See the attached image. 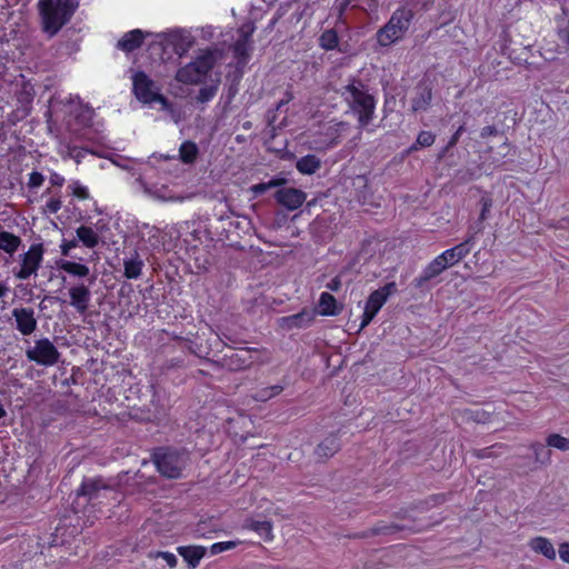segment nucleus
I'll use <instances>...</instances> for the list:
<instances>
[{"label":"nucleus","instance_id":"obj_16","mask_svg":"<svg viewBox=\"0 0 569 569\" xmlns=\"http://www.w3.org/2000/svg\"><path fill=\"white\" fill-rule=\"evenodd\" d=\"M251 33H252V30H250V31H244L243 29L239 30V38L236 40V42L232 46L233 57L237 60L238 64L244 66L249 61Z\"/></svg>","mask_w":569,"mask_h":569},{"label":"nucleus","instance_id":"obj_24","mask_svg":"<svg viewBox=\"0 0 569 569\" xmlns=\"http://www.w3.org/2000/svg\"><path fill=\"white\" fill-rule=\"evenodd\" d=\"M321 168V160L316 154H306L297 160L296 169L301 174L311 176Z\"/></svg>","mask_w":569,"mask_h":569},{"label":"nucleus","instance_id":"obj_39","mask_svg":"<svg viewBox=\"0 0 569 569\" xmlns=\"http://www.w3.org/2000/svg\"><path fill=\"white\" fill-rule=\"evenodd\" d=\"M466 131L465 123L460 124L457 130L451 134L448 142L445 147L441 148V150L438 153V160H441L447 156V153L456 147V144L459 142L461 134Z\"/></svg>","mask_w":569,"mask_h":569},{"label":"nucleus","instance_id":"obj_31","mask_svg":"<svg viewBox=\"0 0 569 569\" xmlns=\"http://www.w3.org/2000/svg\"><path fill=\"white\" fill-rule=\"evenodd\" d=\"M58 267L64 272L80 278H84L90 273L89 267L80 262L60 260Z\"/></svg>","mask_w":569,"mask_h":569},{"label":"nucleus","instance_id":"obj_1","mask_svg":"<svg viewBox=\"0 0 569 569\" xmlns=\"http://www.w3.org/2000/svg\"><path fill=\"white\" fill-rule=\"evenodd\" d=\"M348 108L357 117L358 127L365 129L375 118L377 100L368 86L359 78L351 77L348 83L337 90Z\"/></svg>","mask_w":569,"mask_h":569},{"label":"nucleus","instance_id":"obj_29","mask_svg":"<svg viewBox=\"0 0 569 569\" xmlns=\"http://www.w3.org/2000/svg\"><path fill=\"white\" fill-rule=\"evenodd\" d=\"M436 141V134L429 130H421L416 141L406 150V154L416 152L422 148L431 147Z\"/></svg>","mask_w":569,"mask_h":569},{"label":"nucleus","instance_id":"obj_49","mask_svg":"<svg viewBox=\"0 0 569 569\" xmlns=\"http://www.w3.org/2000/svg\"><path fill=\"white\" fill-rule=\"evenodd\" d=\"M69 149H70V156L76 160L77 163H80L81 159L88 152L87 149L79 148V147H71Z\"/></svg>","mask_w":569,"mask_h":569},{"label":"nucleus","instance_id":"obj_57","mask_svg":"<svg viewBox=\"0 0 569 569\" xmlns=\"http://www.w3.org/2000/svg\"><path fill=\"white\" fill-rule=\"evenodd\" d=\"M8 290V287L4 283L0 282V298H3L7 295Z\"/></svg>","mask_w":569,"mask_h":569},{"label":"nucleus","instance_id":"obj_22","mask_svg":"<svg viewBox=\"0 0 569 569\" xmlns=\"http://www.w3.org/2000/svg\"><path fill=\"white\" fill-rule=\"evenodd\" d=\"M528 546L533 552L543 556L548 560L553 561L557 557V550L546 537H535L528 542Z\"/></svg>","mask_w":569,"mask_h":569},{"label":"nucleus","instance_id":"obj_36","mask_svg":"<svg viewBox=\"0 0 569 569\" xmlns=\"http://www.w3.org/2000/svg\"><path fill=\"white\" fill-rule=\"evenodd\" d=\"M27 356H60L56 347L48 339L37 341L33 351L29 350Z\"/></svg>","mask_w":569,"mask_h":569},{"label":"nucleus","instance_id":"obj_23","mask_svg":"<svg viewBox=\"0 0 569 569\" xmlns=\"http://www.w3.org/2000/svg\"><path fill=\"white\" fill-rule=\"evenodd\" d=\"M342 307L338 305L337 299L329 292H322L318 300V313L325 317L338 316Z\"/></svg>","mask_w":569,"mask_h":569},{"label":"nucleus","instance_id":"obj_42","mask_svg":"<svg viewBox=\"0 0 569 569\" xmlns=\"http://www.w3.org/2000/svg\"><path fill=\"white\" fill-rule=\"evenodd\" d=\"M547 446L561 451H569V438L559 433H551L546 439Z\"/></svg>","mask_w":569,"mask_h":569},{"label":"nucleus","instance_id":"obj_26","mask_svg":"<svg viewBox=\"0 0 569 569\" xmlns=\"http://www.w3.org/2000/svg\"><path fill=\"white\" fill-rule=\"evenodd\" d=\"M108 485L100 478L84 480L78 489L79 496H86L92 499L100 489H107Z\"/></svg>","mask_w":569,"mask_h":569},{"label":"nucleus","instance_id":"obj_46","mask_svg":"<svg viewBox=\"0 0 569 569\" xmlns=\"http://www.w3.org/2000/svg\"><path fill=\"white\" fill-rule=\"evenodd\" d=\"M43 182H44V176L41 172L32 171L29 173L27 184L30 189L39 188L43 184Z\"/></svg>","mask_w":569,"mask_h":569},{"label":"nucleus","instance_id":"obj_33","mask_svg":"<svg viewBox=\"0 0 569 569\" xmlns=\"http://www.w3.org/2000/svg\"><path fill=\"white\" fill-rule=\"evenodd\" d=\"M94 116V109L90 104H80L79 109L74 114V120L78 124L84 128H90L93 124Z\"/></svg>","mask_w":569,"mask_h":569},{"label":"nucleus","instance_id":"obj_14","mask_svg":"<svg viewBox=\"0 0 569 569\" xmlns=\"http://www.w3.org/2000/svg\"><path fill=\"white\" fill-rule=\"evenodd\" d=\"M69 298L70 306H72L79 315H86L90 301H91V291L89 286L84 283H78L69 288Z\"/></svg>","mask_w":569,"mask_h":569},{"label":"nucleus","instance_id":"obj_54","mask_svg":"<svg viewBox=\"0 0 569 569\" xmlns=\"http://www.w3.org/2000/svg\"><path fill=\"white\" fill-rule=\"evenodd\" d=\"M286 182V180L283 178H273L271 180H269L267 183H268V188H274V187H279L281 184H283Z\"/></svg>","mask_w":569,"mask_h":569},{"label":"nucleus","instance_id":"obj_34","mask_svg":"<svg viewBox=\"0 0 569 569\" xmlns=\"http://www.w3.org/2000/svg\"><path fill=\"white\" fill-rule=\"evenodd\" d=\"M319 46L326 51H332L339 47V36L336 29H327L319 37Z\"/></svg>","mask_w":569,"mask_h":569},{"label":"nucleus","instance_id":"obj_35","mask_svg":"<svg viewBox=\"0 0 569 569\" xmlns=\"http://www.w3.org/2000/svg\"><path fill=\"white\" fill-rule=\"evenodd\" d=\"M18 103L24 111H30L34 98L33 88L29 84H23L22 89L16 94Z\"/></svg>","mask_w":569,"mask_h":569},{"label":"nucleus","instance_id":"obj_41","mask_svg":"<svg viewBox=\"0 0 569 569\" xmlns=\"http://www.w3.org/2000/svg\"><path fill=\"white\" fill-rule=\"evenodd\" d=\"M556 36L559 40L557 43L556 52H567L569 50V23H567L565 27L558 28Z\"/></svg>","mask_w":569,"mask_h":569},{"label":"nucleus","instance_id":"obj_37","mask_svg":"<svg viewBox=\"0 0 569 569\" xmlns=\"http://www.w3.org/2000/svg\"><path fill=\"white\" fill-rule=\"evenodd\" d=\"M73 199L84 201L91 199L90 191L87 186L82 184L80 180H71L67 188Z\"/></svg>","mask_w":569,"mask_h":569},{"label":"nucleus","instance_id":"obj_51","mask_svg":"<svg viewBox=\"0 0 569 569\" xmlns=\"http://www.w3.org/2000/svg\"><path fill=\"white\" fill-rule=\"evenodd\" d=\"M66 182V179L62 174L53 171L51 172L50 174V183L53 186V187H62Z\"/></svg>","mask_w":569,"mask_h":569},{"label":"nucleus","instance_id":"obj_9","mask_svg":"<svg viewBox=\"0 0 569 569\" xmlns=\"http://www.w3.org/2000/svg\"><path fill=\"white\" fill-rule=\"evenodd\" d=\"M317 311L312 308L305 307L299 312L290 316L278 318L277 326L282 331H293L308 329L315 322Z\"/></svg>","mask_w":569,"mask_h":569},{"label":"nucleus","instance_id":"obj_38","mask_svg":"<svg viewBox=\"0 0 569 569\" xmlns=\"http://www.w3.org/2000/svg\"><path fill=\"white\" fill-rule=\"evenodd\" d=\"M281 391H282V387L279 385L269 386V387H264V388L257 390L253 393L252 398L256 401L264 402V401H268L269 399H272L276 396L280 395Z\"/></svg>","mask_w":569,"mask_h":569},{"label":"nucleus","instance_id":"obj_5","mask_svg":"<svg viewBox=\"0 0 569 569\" xmlns=\"http://www.w3.org/2000/svg\"><path fill=\"white\" fill-rule=\"evenodd\" d=\"M132 93L143 104L159 103L163 108L169 106V100L160 92V88L144 71L139 70L133 73Z\"/></svg>","mask_w":569,"mask_h":569},{"label":"nucleus","instance_id":"obj_8","mask_svg":"<svg viewBox=\"0 0 569 569\" xmlns=\"http://www.w3.org/2000/svg\"><path fill=\"white\" fill-rule=\"evenodd\" d=\"M44 254V248L42 243H32L28 251L22 254L21 267L14 272V277L19 280H27L32 274H37L41 267Z\"/></svg>","mask_w":569,"mask_h":569},{"label":"nucleus","instance_id":"obj_6","mask_svg":"<svg viewBox=\"0 0 569 569\" xmlns=\"http://www.w3.org/2000/svg\"><path fill=\"white\" fill-rule=\"evenodd\" d=\"M398 287L395 281L387 282L373 290L366 300L363 313L361 316L360 328L363 329L371 323L389 297L397 293Z\"/></svg>","mask_w":569,"mask_h":569},{"label":"nucleus","instance_id":"obj_55","mask_svg":"<svg viewBox=\"0 0 569 569\" xmlns=\"http://www.w3.org/2000/svg\"><path fill=\"white\" fill-rule=\"evenodd\" d=\"M268 183L267 182H261V183H258V184H254L252 187V190L256 192V193H263L268 190Z\"/></svg>","mask_w":569,"mask_h":569},{"label":"nucleus","instance_id":"obj_44","mask_svg":"<svg viewBox=\"0 0 569 569\" xmlns=\"http://www.w3.org/2000/svg\"><path fill=\"white\" fill-rule=\"evenodd\" d=\"M218 87L217 86H206L199 89L197 94V102L207 103L211 101L217 94Z\"/></svg>","mask_w":569,"mask_h":569},{"label":"nucleus","instance_id":"obj_18","mask_svg":"<svg viewBox=\"0 0 569 569\" xmlns=\"http://www.w3.org/2000/svg\"><path fill=\"white\" fill-rule=\"evenodd\" d=\"M144 38L146 34L142 30H130L118 40L117 48L126 53L133 52L143 44Z\"/></svg>","mask_w":569,"mask_h":569},{"label":"nucleus","instance_id":"obj_20","mask_svg":"<svg viewBox=\"0 0 569 569\" xmlns=\"http://www.w3.org/2000/svg\"><path fill=\"white\" fill-rule=\"evenodd\" d=\"M178 553L183 558L190 569H194L206 556L207 548L203 546H180Z\"/></svg>","mask_w":569,"mask_h":569},{"label":"nucleus","instance_id":"obj_13","mask_svg":"<svg viewBox=\"0 0 569 569\" xmlns=\"http://www.w3.org/2000/svg\"><path fill=\"white\" fill-rule=\"evenodd\" d=\"M12 317L16 321L17 330L23 336H30L37 328V319L32 308H14Z\"/></svg>","mask_w":569,"mask_h":569},{"label":"nucleus","instance_id":"obj_11","mask_svg":"<svg viewBox=\"0 0 569 569\" xmlns=\"http://www.w3.org/2000/svg\"><path fill=\"white\" fill-rule=\"evenodd\" d=\"M473 234H467L466 239L460 243L446 249L440 253L441 259L448 268L457 266L460 261H462L472 250L475 244Z\"/></svg>","mask_w":569,"mask_h":569},{"label":"nucleus","instance_id":"obj_53","mask_svg":"<svg viewBox=\"0 0 569 569\" xmlns=\"http://www.w3.org/2000/svg\"><path fill=\"white\" fill-rule=\"evenodd\" d=\"M341 287V281L339 277L332 278L328 283L327 288L331 291H338Z\"/></svg>","mask_w":569,"mask_h":569},{"label":"nucleus","instance_id":"obj_7","mask_svg":"<svg viewBox=\"0 0 569 569\" xmlns=\"http://www.w3.org/2000/svg\"><path fill=\"white\" fill-rule=\"evenodd\" d=\"M157 470L167 478H179L186 468L189 458L184 452L161 451L154 455Z\"/></svg>","mask_w":569,"mask_h":569},{"label":"nucleus","instance_id":"obj_19","mask_svg":"<svg viewBox=\"0 0 569 569\" xmlns=\"http://www.w3.org/2000/svg\"><path fill=\"white\" fill-rule=\"evenodd\" d=\"M479 203L481 206V209H480L478 220L472 226H470L468 229V234H473V239H476V236L479 232L483 231V229H485L483 223L490 216V210L492 208L493 201H492V198L490 197V194L486 193L480 198Z\"/></svg>","mask_w":569,"mask_h":569},{"label":"nucleus","instance_id":"obj_30","mask_svg":"<svg viewBox=\"0 0 569 569\" xmlns=\"http://www.w3.org/2000/svg\"><path fill=\"white\" fill-rule=\"evenodd\" d=\"M340 448L337 437L330 436L323 439L317 447L316 453L319 458L332 457Z\"/></svg>","mask_w":569,"mask_h":569},{"label":"nucleus","instance_id":"obj_45","mask_svg":"<svg viewBox=\"0 0 569 569\" xmlns=\"http://www.w3.org/2000/svg\"><path fill=\"white\" fill-rule=\"evenodd\" d=\"M62 208V201L60 197L50 198L43 208V212L48 214H56Z\"/></svg>","mask_w":569,"mask_h":569},{"label":"nucleus","instance_id":"obj_25","mask_svg":"<svg viewBox=\"0 0 569 569\" xmlns=\"http://www.w3.org/2000/svg\"><path fill=\"white\" fill-rule=\"evenodd\" d=\"M345 126H346L345 122H338L332 126H328L326 128V132H325L326 139L320 141V143H321L320 148L321 149H330V148L336 147L340 142L341 132H342Z\"/></svg>","mask_w":569,"mask_h":569},{"label":"nucleus","instance_id":"obj_32","mask_svg":"<svg viewBox=\"0 0 569 569\" xmlns=\"http://www.w3.org/2000/svg\"><path fill=\"white\" fill-rule=\"evenodd\" d=\"M78 239L82 242V244L87 248H94L99 243L98 233L91 228L87 226H80L76 230Z\"/></svg>","mask_w":569,"mask_h":569},{"label":"nucleus","instance_id":"obj_2","mask_svg":"<svg viewBox=\"0 0 569 569\" xmlns=\"http://www.w3.org/2000/svg\"><path fill=\"white\" fill-rule=\"evenodd\" d=\"M81 0H39L37 3L41 30L49 38L59 33L73 18Z\"/></svg>","mask_w":569,"mask_h":569},{"label":"nucleus","instance_id":"obj_58","mask_svg":"<svg viewBox=\"0 0 569 569\" xmlns=\"http://www.w3.org/2000/svg\"><path fill=\"white\" fill-rule=\"evenodd\" d=\"M206 365L211 368V369H216L217 367V362L216 361H212L210 360L209 358H206Z\"/></svg>","mask_w":569,"mask_h":569},{"label":"nucleus","instance_id":"obj_56","mask_svg":"<svg viewBox=\"0 0 569 569\" xmlns=\"http://www.w3.org/2000/svg\"><path fill=\"white\" fill-rule=\"evenodd\" d=\"M33 359L37 360L41 365L52 366V365H54L57 358L48 357V358H33Z\"/></svg>","mask_w":569,"mask_h":569},{"label":"nucleus","instance_id":"obj_28","mask_svg":"<svg viewBox=\"0 0 569 569\" xmlns=\"http://www.w3.org/2000/svg\"><path fill=\"white\" fill-rule=\"evenodd\" d=\"M199 156V148L196 142L186 140L180 144L179 157L180 160L186 164H192L196 162Z\"/></svg>","mask_w":569,"mask_h":569},{"label":"nucleus","instance_id":"obj_12","mask_svg":"<svg viewBox=\"0 0 569 569\" xmlns=\"http://www.w3.org/2000/svg\"><path fill=\"white\" fill-rule=\"evenodd\" d=\"M306 198V192L297 188H282L274 193L276 201L291 211L299 209Z\"/></svg>","mask_w":569,"mask_h":569},{"label":"nucleus","instance_id":"obj_59","mask_svg":"<svg viewBox=\"0 0 569 569\" xmlns=\"http://www.w3.org/2000/svg\"><path fill=\"white\" fill-rule=\"evenodd\" d=\"M6 416V410L0 407V419L3 418Z\"/></svg>","mask_w":569,"mask_h":569},{"label":"nucleus","instance_id":"obj_48","mask_svg":"<svg viewBox=\"0 0 569 569\" xmlns=\"http://www.w3.org/2000/svg\"><path fill=\"white\" fill-rule=\"evenodd\" d=\"M558 555L562 562L569 565V542H561L559 545Z\"/></svg>","mask_w":569,"mask_h":569},{"label":"nucleus","instance_id":"obj_4","mask_svg":"<svg viewBox=\"0 0 569 569\" xmlns=\"http://www.w3.org/2000/svg\"><path fill=\"white\" fill-rule=\"evenodd\" d=\"M413 19V12L405 7L395 10L387 21L376 33L377 43L380 47H390L400 41L408 31Z\"/></svg>","mask_w":569,"mask_h":569},{"label":"nucleus","instance_id":"obj_17","mask_svg":"<svg viewBox=\"0 0 569 569\" xmlns=\"http://www.w3.org/2000/svg\"><path fill=\"white\" fill-rule=\"evenodd\" d=\"M432 101V88L426 82H420L416 87L415 97L411 100V109L413 112L427 111Z\"/></svg>","mask_w":569,"mask_h":569},{"label":"nucleus","instance_id":"obj_47","mask_svg":"<svg viewBox=\"0 0 569 569\" xmlns=\"http://www.w3.org/2000/svg\"><path fill=\"white\" fill-rule=\"evenodd\" d=\"M156 558H161L166 561V563L170 567V568H174L177 567V563H178V559L177 557L172 553V552H169V551H158L156 555H154Z\"/></svg>","mask_w":569,"mask_h":569},{"label":"nucleus","instance_id":"obj_43","mask_svg":"<svg viewBox=\"0 0 569 569\" xmlns=\"http://www.w3.org/2000/svg\"><path fill=\"white\" fill-rule=\"evenodd\" d=\"M239 545H240V541H238V540L216 542L210 546L209 552L212 556H216V555L232 550Z\"/></svg>","mask_w":569,"mask_h":569},{"label":"nucleus","instance_id":"obj_21","mask_svg":"<svg viewBox=\"0 0 569 569\" xmlns=\"http://www.w3.org/2000/svg\"><path fill=\"white\" fill-rule=\"evenodd\" d=\"M244 528L254 531L266 542H271L274 539L273 523L270 520L249 518L244 522Z\"/></svg>","mask_w":569,"mask_h":569},{"label":"nucleus","instance_id":"obj_15","mask_svg":"<svg viewBox=\"0 0 569 569\" xmlns=\"http://www.w3.org/2000/svg\"><path fill=\"white\" fill-rule=\"evenodd\" d=\"M166 44L171 47L178 57L186 56L193 46V38L183 31L177 30L166 34Z\"/></svg>","mask_w":569,"mask_h":569},{"label":"nucleus","instance_id":"obj_27","mask_svg":"<svg viewBox=\"0 0 569 569\" xmlns=\"http://www.w3.org/2000/svg\"><path fill=\"white\" fill-rule=\"evenodd\" d=\"M21 244V238L12 232L0 231V250L12 256Z\"/></svg>","mask_w":569,"mask_h":569},{"label":"nucleus","instance_id":"obj_10","mask_svg":"<svg viewBox=\"0 0 569 569\" xmlns=\"http://www.w3.org/2000/svg\"><path fill=\"white\" fill-rule=\"evenodd\" d=\"M447 269L449 268L446 266L440 254H438L422 269L421 273L413 279L412 287L420 292L430 291V281L439 277Z\"/></svg>","mask_w":569,"mask_h":569},{"label":"nucleus","instance_id":"obj_52","mask_svg":"<svg viewBox=\"0 0 569 569\" xmlns=\"http://www.w3.org/2000/svg\"><path fill=\"white\" fill-rule=\"evenodd\" d=\"M77 246L76 240H63L60 248L63 256H68L69 251Z\"/></svg>","mask_w":569,"mask_h":569},{"label":"nucleus","instance_id":"obj_50","mask_svg":"<svg viewBox=\"0 0 569 569\" xmlns=\"http://www.w3.org/2000/svg\"><path fill=\"white\" fill-rule=\"evenodd\" d=\"M498 134V129L496 126L491 124V126H486L483 127L481 130H480V137L482 139H486V138H489V137H495Z\"/></svg>","mask_w":569,"mask_h":569},{"label":"nucleus","instance_id":"obj_3","mask_svg":"<svg viewBox=\"0 0 569 569\" xmlns=\"http://www.w3.org/2000/svg\"><path fill=\"white\" fill-rule=\"evenodd\" d=\"M219 57L217 48L200 50L192 61L177 70L176 80L183 84L202 83L216 67Z\"/></svg>","mask_w":569,"mask_h":569},{"label":"nucleus","instance_id":"obj_40","mask_svg":"<svg viewBox=\"0 0 569 569\" xmlns=\"http://www.w3.org/2000/svg\"><path fill=\"white\" fill-rule=\"evenodd\" d=\"M143 262L139 259H129L124 261V276L128 279H137L140 277Z\"/></svg>","mask_w":569,"mask_h":569}]
</instances>
